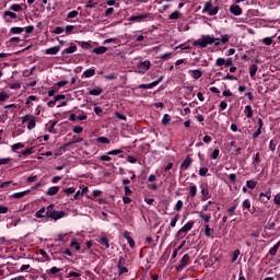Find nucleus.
<instances>
[{"instance_id": "nucleus-1", "label": "nucleus", "mask_w": 280, "mask_h": 280, "mask_svg": "<svg viewBox=\"0 0 280 280\" xmlns=\"http://www.w3.org/2000/svg\"><path fill=\"white\" fill-rule=\"evenodd\" d=\"M213 43L215 47H218V45H220L222 40L221 38H213L211 37V35H202L201 38L194 42V45L205 49V47H207L208 45H213Z\"/></svg>"}, {"instance_id": "nucleus-2", "label": "nucleus", "mask_w": 280, "mask_h": 280, "mask_svg": "<svg viewBox=\"0 0 280 280\" xmlns=\"http://www.w3.org/2000/svg\"><path fill=\"white\" fill-rule=\"evenodd\" d=\"M202 12H207L209 14V16H215V14H218V12H220V7H214L213 8V3H211V1L206 2Z\"/></svg>"}, {"instance_id": "nucleus-3", "label": "nucleus", "mask_w": 280, "mask_h": 280, "mask_svg": "<svg viewBox=\"0 0 280 280\" xmlns=\"http://www.w3.org/2000/svg\"><path fill=\"white\" fill-rule=\"evenodd\" d=\"M67 215V212L65 211H52V212H46V218H50V220H60Z\"/></svg>"}, {"instance_id": "nucleus-4", "label": "nucleus", "mask_w": 280, "mask_h": 280, "mask_svg": "<svg viewBox=\"0 0 280 280\" xmlns=\"http://www.w3.org/2000/svg\"><path fill=\"white\" fill-rule=\"evenodd\" d=\"M189 265V254L183 256L179 260V265L176 267L177 272H180L183 268H186Z\"/></svg>"}, {"instance_id": "nucleus-5", "label": "nucleus", "mask_w": 280, "mask_h": 280, "mask_svg": "<svg viewBox=\"0 0 280 280\" xmlns=\"http://www.w3.org/2000/svg\"><path fill=\"white\" fill-rule=\"evenodd\" d=\"M162 80H163V77H160L159 80L153 81L152 83H149V84H140V85L138 86V89H154V86H158V84H159L160 82H162Z\"/></svg>"}, {"instance_id": "nucleus-6", "label": "nucleus", "mask_w": 280, "mask_h": 280, "mask_svg": "<svg viewBox=\"0 0 280 280\" xmlns=\"http://www.w3.org/2000/svg\"><path fill=\"white\" fill-rule=\"evenodd\" d=\"M191 163H194V159H191L190 155H188L182 163L180 170H189L191 167Z\"/></svg>"}, {"instance_id": "nucleus-7", "label": "nucleus", "mask_w": 280, "mask_h": 280, "mask_svg": "<svg viewBox=\"0 0 280 280\" xmlns=\"http://www.w3.org/2000/svg\"><path fill=\"white\" fill-rule=\"evenodd\" d=\"M194 221L188 222L186 225H184L178 232L177 235H180V233H187L194 229Z\"/></svg>"}, {"instance_id": "nucleus-8", "label": "nucleus", "mask_w": 280, "mask_h": 280, "mask_svg": "<svg viewBox=\"0 0 280 280\" xmlns=\"http://www.w3.org/2000/svg\"><path fill=\"white\" fill-rule=\"evenodd\" d=\"M150 69V61H143L138 66V73H145Z\"/></svg>"}, {"instance_id": "nucleus-9", "label": "nucleus", "mask_w": 280, "mask_h": 280, "mask_svg": "<svg viewBox=\"0 0 280 280\" xmlns=\"http://www.w3.org/2000/svg\"><path fill=\"white\" fill-rule=\"evenodd\" d=\"M230 12L231 14H234V16H241L242 14V9L237 4H233L230 7Z\"/></svg>"}, {"instance_id": "nucleus-10", "label": "nucleus", "mask_w": 280, "mask_h": 280, "mask_svg": "<svg viewBox=\"0 0 280 280\" xmlns=\"http://www.w3.org/2000/svg\"><path fill=\"white\" fill-rule=\"evenodd\" d=\"M150 18V13H142L140 15H133L131 16L129 20L130 21H137V22H141L143 21V19H149Z\"/></svg>"}, {"instance_id": "nucleus-11", "label": "nucleus", "mask_w": 280, "mask_h": 280, "mask_svg": "<svg viewBox=\"0 0 280 280\" xmlns=\"http://www.w3.org/2000/svg\"><path fill=\"white\" fill-rule=\"evenodd\" d=\"M98 244H101L102 246H105V248H110V241L106 236H101L98 238Z\"/></svg>"}, {"instance_id": "nucleus-12", "label": "nucleus", "mask_w": 280, "mask_h": 280, "mask_svg": "<svg viewBox=\"0 0 280 280\" xmlns=\"http://www.w3.org/2000/svg\"><path fill=\"white\" fill-rule=\"evenodd\" d=\"M106 51H108V48H106V46H101L93 49V54H96L97 56L106 54Z\"/></svg>"}, {"instance_id": "nucleus-13", "label": "nucleus", "mask_w": 280, "mask_h": 280, "mask_svg": "<svg viewBox=\"0 0 280 280\" xmlns=\"http://www.w3.org/2000/svg\"><path fill=\"white\" fill-rule=\"evenodd\" d=\"M189 73L194 80H199V78H202V71L200 70H190Z\"/></svg>"}, {"instance_id": "nucleus-14", "label": "nucleus", "mask_w": 280, "mask_h": 280, "mask_svg": "<svg viewBox=\"0 0 280 280\" xmlns=\"http://www.w3.org/2000/svg\"><path fill=\"white\" fill-rule=\"evenodd\" d=\"M59 51H60V46H55V47L46 49V54H48L50 56H56V54H58Z\"/></svg>"}, {"instance_id": "nucleus-15", "label": "nucleus", "mask_w": 280, "mask_h": 280, "mask_svg": "<svg viewBox=\"0 0 280 280\" xmlns=\"http://www.w3.org/2000/svg\"><path fill=\"white\" fill-rule=\"evenodd\" d=\"M104 93V89L102 88H96V89H93V90H90L89 92V95H102Z\"/></svg>"}, {"instance_id": "nucleus-16", "label": "nucleus", "mask_w": 280, "mask_h": 280, "mask_svg": "<svg viewBox=\"0 0 280 280\" xmlns=\"http://www.w3.org/2000/svg\"><path fill=\"white\" fill-rule=\"evenodd\" d=\"M58 191H60V187L58 186H55V187H50L48 190H47V196H56V194H58Z\"/></svg>"}, {"instance_id": "nucleus-17", "label": "nucleus", "mask_w": 280, "mask_h": 280, "mask_svg": "<svg viewBox=\"0 0 280 280\" xmlns=\"http://www.w3.org/2000/svg\"><path fill=\"white\" fill-rule=\"evenodd\" d=\"M197 214L199 215V218H201V220L206 222V224H209V222H211V215L205 214L202 212H197Z\"/></svg>"}, {"instance_id": "nucleus-18", "label": "nucleus", "mask_w": 280, "mask_h": 280, "mask_svg": "<svg viewBox=\"0 0 280 280\" xmlns=\"http://www.w3.org/2000/svg\"><path fill=\"white\" fill-rule=\"evenodd\" d=\"M259 69V67L255 63H253L250 67H249V74H250V78H255L256 73H257V70Z\"/></svg>"}, {"instance_id": "nucleus-19", "label": "nucleus", "mask_w": 280, "mask_h": 280, "mask_svg": "<svg viewBox=\"0 0 280 280\" xmlns=\"http://www.w3.org/2000/svg\"><path fill=\"white\" fill-rule=\"evenodd\" d=\"M27 194H30V190H25L22 192H15L12 195V198L21 199V198H24V196H27Z\"/></svg>"}, {"instance_id": "nucleus-20", "label": "nucleus", "mask_w": 280, "mask_h": 280, "mask_svg": "<svg viewBox=\"0 0 280 280\" xmlns=\"http://www.w3.org/2000/svg\"><path fill=\"white\" fill-rule=\"evenodd\" d=\"M25 32V28L23 27H12L10 28V34H23Z\"/></svg>"}, {"instance_id": "nucleus-21", "label": "nucleus", "mask_w": 280, "mask_h": 280, "mask_svg": "<svg viewBox=\"0 0 280 280\" xmlns=\"http://www.w3.org/2000/svg\"><path fill=\"white\" fill-rule=\"evenodd\" d=\"M28 130H34V128H36V117H32L28 121L27 125Z\"/></svg>"}, {"instance_id": "nucleus-22", "label": "nucleus", "mask_w": 280, "mask_h": 280, "mask_svg": "<svg viewBox=\"0 0 280 280\" xmlns=\"http://www.w3.org/2000/svg\"><path fill=\"white\" fill-rule=\"evenodd\" d=\"M245 113H246V117L248 119H252V117H253V107L250 105H246L245 106Z\"/></svg>"}, {"instance_id": "nucleus-23", "label": "nucleus", "mask_w": 280, "mask_h": 280, "mask_svg": "<svg viewBox=\"0 0 280 280\" xmlns=\"http://www.w3.org/2000/svg\"><path fill=\"white\" fill-rule=\"evenodd\" d=\"M45 211H47V208L43 207L42 209H39L36 213H35V218H47V215H44L43 213H45Z\"/></svg>"}, {"instance_id": "nucleus-24", "label": "nucleus", "mask_w": 280, "mask_h": 280, "mask_svg": "<svg viewBox=\"0 0 280 280\" xmlns=\"http://www.w3.org/2000/svg\"><path fill=\"white\" fill-rule=\"evenodd\" d=\"M84 78H93L95 75V69L91 68L83 72Z\"/></svg>"}, {"instance_id": "nucleus-25", "label": "nucleus", "mask_w": 280, "mask_h": 280, "mask_svg": "<svg viewBox=\"0 0 280 280\" xmlns=\"http://www.w3.org/2000/svg\"><path fill=\"white\" fill-rule=\"evenodd\" d=\"M189 194L191 198H196V194H198V188L196 187V185H191L189 187Z\"/></svg>"}, {"instance_id": "nucleus-26", "label": "nucleus", "mask_w": 280, "mask_h": 280, "mask_svg": "<svg viewBox=\"0 0 280 280\" xmlns=\"http://www.w3.org/2000/svg\"><path fill=\"white\" fill-rule=\"evenodd\" d=\"M279 246H280V242H278V243L269 250V255H271L272 257H275V255H277V250H279Z\"/></svg>"}, {"instance_id": "nucleus-27", "label": "nucleus", "mask_w": 280, "mask_h": 280, "mask_svg": "<svg viewBox=\"0 0 280 280\" xmlns=\"http://www.w3.org/2000/svg\"><path fill=\"white\" fill-rule=\"evenodd\" d=\"M77 49H78V46L73 45V46H70L69 48H66L63 50V54H75Z\"/></svg>"}, {"instance_id": "nucleus-28", "label": "nucleus", "mask_w": 280, "mask_h": 280, "mask_svg": "<svg viewBox=\"0 0 280 280\" xmlns=\"http://www.w3.org/2000/svg\"><path fill=\"white\" fill-rule=\"evenodd\" d=\"M168 19H171L172 21H177V19H180V11H175L173 12Z\"/></svg>"}, {"instance_id": "nucleus-29", "label": "nucleus", "mask_w": 280, "mask_h": 280, "mask_svg": "<svg viewBox=\"0 0 280 280\" xmlns=\"http://www.w3.org/2000/svg\"><path fill=\"white\" fill-rule=\"evenodd\" d=\"M211 233H213V229L209 228V224L205 225V235L206 237H211Z\"/></svg>"}, {"instance_id": "nucleus-30", "label": "nucleus", "mask_w": 280, "mask_h": 280, "mask_svg": "<svg viewBox=\"0 0 280 280\" xmlns=\"http://www.w3.org/2000/svg\"><path fill=\"white\" fill-rule=\"evenodd\" d=\"M170 121H172V117L168 114H165L162 119V125L167 126V124H170Z\"/></svg>"}, {"instance_id": "nucleus-31", "label": "nucleus", "mask_w": 280, "mask_h": 280, "mask_svg": "<svg viewBox=\"0 0 280 280\" xmlns=\"http://www.w3.org/2000/svg\"><path fill=\"white\" fill-rule=\"evenodd\" d=\"M246 185H247L248 189H255L257 187V182H255V180H247Z\"/></svg>"}, {"instance_id": "nucleus-32", "label": "nucleus", "mask_w": 280, "mask_h": 280, "mask_svg": "<svg viewBox=\"0 0 280 280\" xmlns=\"http://www.w3.org/2000/svg\"><path fill=\"white\" fill-rule=\"evenodd\" d=\"M57 124H58V121H52L48 129V132H50L51 135H56V125Z\"/></svg>"}, {"instance_id": "nucleus-33", "label": "nucleus", "mask_w": 280, "mask_h": 280, "mask_svg": "<svg viewBox=\"0 0 280 280\" xmlns=\"http://www.w3.org/2000/svg\"><path fill=\"white\" fill-rule=\"evenodd\" d=\"M126 255L119 257L117 267L126 266Z\"/></svg>"}, {"instance_id": "nucleus-34", "label": "nucleus", "mask_w": 280, "mask_h": 280, "mask_svg": "<svg viewBox=\"0 0 280 280\" xmlns=\"http://www.w3.org/2000/svg\"><path fill=\"white\" fill-rule=\"evenodd\" d=\"M82 49H92L93 48V45H91V43L89 42H82L80 43Z\"/></svg>"}, {"instance_id": "nucleus-35", "label": "nucleus", "mask_w": 280, "mask_h": 280, "mask_svg": "<svg viewBox=\"0 0 280 280\" xmlns=\"http://www.w3.org/2000/svg\"><path fill=\"white\" fill-rule=\"evenodd\" d=\"M225 62H226V59L218 58L215 61V65H217V67H224Z\"/></svg>"}, {"instance_id": "nucleus-36", "label": "nucleus", "mask_w": 280, "mask_h": 280, "mask_svg": "<svg viewBox=\"0 0 280 280\" xmlns=\"http://www.w3.org/2000/svg\"><path fill=\"white\" fill-rule=\"evenodd\" d=\"M63 194H66L67 196H71V194H75V188L70 187V188H66L62 190Z\"/></svg>"}, {"instance_id": "nucleus-37", "label": "nucleus", "mask_w": 280, "mask_h": 280, "mask_svg": "<svg viewBox=\"0 0 280 280\" xmlns=\"http://www.w3.org/2000/svg\"><path fill=\"white\" fill-rule=\"evenodd\" d=\"M238 257H240V249H236L233 252L232 264H235V261H237Z\"/></svg>"}, {"instance_id": "nucleus-38", "label": "nucleus", "mask_w": 280, "mask_h": 280, "mask_svg": "<svg viewBox=\"0 0 280 280\" xmlns=\"http://www.w3.org/2000/svg\"><path fill=\"white\" fill-rule=\"evenodd\" d=\"M117 268H118L119 277H121V275H125L126 272H128V268H126L125 266H120V267H117Z\"/></svg>"}, {"instance_id": "nucleus-39", "label": "nucleus", "mask_w": 280, "mask_h": 280, "mask_svg": "<svg viewBox=\"0 0 280 280\" xmlns=\"http://www.w3.org/2000/svg\"><path fill=\"white\" fill-rule=\"evenodd\" d=\"M11 10H13V12H21L23 8L21 7V4H12Z\"/></svg>"}, {"instance_id": "nucleus-40", "label": "nucleus", "mask_w": 280, "mask_h": 280, "mask_svg": "<svg viewBox=\"0 0 280 280\" xmlns=\"http://www.w3.org/2000/svg\"><path fill=\"white\" fill-rule=\"evenodd\" d=\"M10 95L5 92H0V102H5V100H9Z\"/></svg>"}, {"instance_id": "nucleus-41", "label": "nucleus", "mask_w": 280, "mask_h": 280, "mask_svg": "<svg viewBox=\"0 0 280 280\" xmlns=\"http://www.w3.org/2000/svg\"><path fill=\"white\" fill-rule=\"evenodd\" d=\"M96 141H98V143H110V140L106 137H98Z\"/></svg>"}, {"instance_id": "nucleus-42", "label": "nucleus", "mask_w": 280, "mask_h": 280, "mask_svg": "<svg viewBox=\"0 0 280 280\" xmlns=\"http://www.w3.org/2000/svg\"><path fill=\"white\" fill-rule=\"evenodd\" d=\"M71 277H82V275L81 273H79V272H75V271H70L68 275H67V278L68 279H71Z\"/></svg>"}, {"instance_id": "nucleus-43", "label": "nucleus", "mask_w": 280, "mask_h": 280, "mask_svg": "<svg viewBox=\"0 0 280 280\" xmlns=\"http://www.w3.org/2000/svg\"><path fill=\"white\" fill-rule=\"evenodd\" d=\"M121 152H124V151L120 150V149H117V150H112V151H109L107 154H108L109 156H113V155L121 154Z\"/></svg>"}, {"instance_id": "nucleus-44", "label": "nucleus", "mask_w": 280, "mask_h": 280, "mask_svg": "<svg viewBox=\"0 0 280 280\" xmlns=\"http://www.w3.org/2000/svg\"><path fill=\"white\" fill-rule=\"evenodd\" d=\"M264 196L267 198V200H270V198H272V192L270 190L267 192H260V198Z\"/></svg>"}, {"instance_id": "nucleus-45", "label": "nucleus", "mask_w": 280, "mask_h": 280, "mask_svg": "<svg viewBox=\"0 0 280 280\" xmlns=\"http://www.w3.org/2000/svg\"><path fill=\"white\" fill-rule=\"evenodd\" d=\"M235 209H237V205H234L232 206L231 208H229L226 211H228V214L229 215H233V213H235Z\"/></svg>"}, {"instance_id": "nucleus-46", "label": "nucleus", "mask_w": 280, "mask_h": 280, "mask_svg": "<svg viewBox=\"0 0 280 280\" xmlns=\"http://www.w3.org/2000/svg\"><path fill=\"white\" fill-rule=\"evenodd\" d=\"M218 156H220V150L214 149L212 154H211V159L215 160V159H218Z\"/></svg>"}, {"instance_id": "nucleus-47", "label": "nucleus", "mask_w": 280, "mask_h": 280, "mask_svg": "<svg viewBox=\"0 0 280 280\" xmlns=\"http://www.w3.org/2000/svg\"><path fill=\"white\" fill-rule=\"evenodd\" d=\"M82 130H84V128H82L81 126H74L73 127V132L75 135H80L82 132Z\"/></svg>"}, {"instance_id": "nucleus-48", "label": "nucleus", "mask_w": 280, "mask_h": 280, "mask_svg": "<svg viewBox=\"0 0 280 280\" xmlns=\"http://www.w3.org/2000/svg\"><path fill=\"white\" fill-rule=\"evenodd\" d=\"M12 161L10 158L0 159V165H8Z\"/></svg>"}, {"instance_id": "nucleus-49", "label": "nucleus", "mask_w": 280, "mask_h": 280, "mask_svg": "<svg viewBox=\"0 0 280 280\" xmlns=\"http://www.w3.org/2000/svg\"><path fill=\"white\" fill-rule=\"evenodd\" d=\"M21 148H24L23 143H15L12 145L13 152H16V150H21Z\"/></svg>"}, {"instance_id": "nucleus-50", "label": "nucleus", "mask_w": 280, "mask_h": 280, "mask_svg": "<svg viewBox=\"0 0 280 280\" xmlns=\"http://www.w3.org/2000/svg\"><path fill=\"white\" fill-rule=\"evenodd\" d=\"M4 16H10L11 19H16V13L12 11H5Z\"/></svg>"}, {"instance_id": "nucleus-51", "label": "nucleus", "mask_w": 280, "mask_h": 280, "mask_svg": "<svg viewBox=\"0 0 280 280\" xmlns=\"http://www.w3.org/2000/svg\"><path fill=\"white\" fill-rule=\"evenodd\" d=\"M269 148H270L271 152H275V150H277V142L275 140H271Z\"/></svg>"}, {"instance_id": "nucleus-52", "label": "nucleus", "mask_w": 280, "mask_h": 280, "mask_svg": "<svg viewBox=\"0 0 280 280\" xmlns=\"http://www.w3.org/2000/svg\"><path fill=\"white\" fill-rule=\"evenodd\" d=\"M97 5V2H93V0H89L85 4V8H95Z\"/></svg>"}, {"instance_id": "nucleus-53", "label": "nucleus", "mask_w": 280, "mask_h": 280, "mask_svg": "<svg viewBox=\"0 0 280 280\" xmlns=\"http://www.w3.org/2000/svg\"><path fill=\"white\" fill-rule=\"evenodd\" d=\"M209 172V168H207V167H201L200 170H199V174L201 175V176H207V173Z\"/></svg>"}, {"instance_id": "nucleus-54", "label": "nucleus", "mask_w": 280, "mask_h": 280, "mask_svg": "<svg viewBox=\"0 0 280 280\" xmlns=\"http://www.w3.org/2000/svg\"><path fill=\"white\" fill-rule=\"evenodd\" d=\"M180 209H183V201L178 200L175 206V211H180Z\"/></svg>"}, {"instance_id": "nucleus-55", "label": "nucleus", "mask_w": 280, "mask_h": 280, "mask_svg": "<svg viewBox=\"0 0 280 280\" xmlns=\"http://www.w3.org/2000/svg\"><path fill=\"white\" fill-rule=\"evenodd\" d=\"M230 38L231 37L229 35H221V43L226 44L229 43Z\"/></svg>"}, {"instance_id": "nucleus-56", "label": "nucleus", "mask_w": 280, "mask_h": 280, "mask_svg": "<svg viewBox=\"0 0 280 280\" xmlns=\"http://www.w3.org/2000/svg\"><path fill=\"white\" fill-rule=\"evenodd\" d=\"M180 218V215L179 214H176L175 217H174V219L172 220V222H171V226H176V222H178V219Z\"/></svg>"}, {"instance_id": "nucleus-57", "label": "nucleus", "mask_w": 280, "mask_h": 280, "mask_svg": "<svg viewBox=\"0 0 280 280\" xmlns=\"http://www.w3.org/2000/svg\"><path fill=\"white\" fill-rule=\"evenodd\" d=\"M201 194H202L203 198H209V188H202Z\"/></svg>"}, {"instance_id": "nucleus-58", "label": "nucleus", "mask_w": 280, "mask_h": 280, "mask_svg": "<svg viewBox=\"0 0 280 280\" xmlns=\"http://www.w3.org/2000/svg\"><path fill=\"white\" fill-rule=\"evenodd\" d=\"M33 116L27 114L25 116L22 117V124H26V121H30V119L32 118Z\"/></svg>"}, {"instance_id": "nucleus-59", "label": "nucleus", "mask_w": 280, "mask_h": 280, "mask_svg": "<svg viewBox=\"0 0 280 280\" xmlns=\"http://www.w3.org/2000/svg\"><path fill=\"white\" fill-rule=\"evenodd\" d=\"M78 16V11H71L68 13V19H75Z\"/></svg>"}, {"instance_id": "nucleus-60", "label": "nucleus", "mask_w": 280, "mask_h": 280, "mask_svg": "<svg viewBox=\"0 0 280 280\" xmlns=\"http://www.w3.org/2000/svg\"><path fill=\"white\" fill-rule=\"evenodd\" d=\"M262 43H265L266 45H272V37H265L262 39Z\"/></svg>"}, {"instance_id": "nucleus-61", "label": "nucleus", "mask_w": 280, "mask_h": 280, "mask_svg": "<svg viewBox=\"0 0 280 280\" xmlns=\"http://www.w3.org/2000/svg\"><path fill=\"white\" fill-rule=\"evenodd\" d=\"M243 208H244V209H250V200L246 199V200L243 202Z\"/></svg>"}, {"instance_id": "nucleus-62", "label": "nucleus", "mask_w": 280, "mask_h": 280, "mask_svg": "<svg viewBox=\"0 0 280 280\" xmlns=\"http://www.w3.org/2000/svg\"><path fill=\"white\" fill-rule=\"evenodd\" d=\"M127 161H128V163H137V158H135L132 155H128Z\"/></svg>"}, {"instance_id": "nucleus-63", "label": "nucleus", "mask_w": 280, "mask_h": 280, "mask_svg": "<svg viewBox=\"0 0 280 280\" xmlns=\"http://www.w3.org/2000/svg\"><path fill=\"white\" fill-rule=\"evenodd\" d=\"M94 113H95L96 115L101 116L102 113H103L102 107H100V106L94 107Z\"/></svg>"}, {"instance_id": "nucleus-64", "label": "nucleus", "mask_w": 280, "mask_h": 280, "mask_svg": "<svg viewBox=\"0 0 280 280\" xmlns=\"http://www.w3.org/2000/svg\"><path fill=\"white\" fill-rule=\"evenodd\" d=\"M273 202L280 207V194L275 196Z\"/></svg>"}]
</instances>
